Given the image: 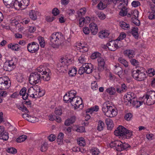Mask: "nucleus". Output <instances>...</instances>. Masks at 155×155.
<instances>
[{"label": "nucleus", "instance_id": "nucleus-1", "mask_svg": "<svg viewBox=\"0 0 155 155\" xmlns=\"http://www.w3.org/2000/svg\"><path fill=\"white\" fill-rule=\"evenodd\" d=\"M51 46L54 48H58L62 46L64 41V37L60 32H56L52 34L49 38Z\"/></svg>", "mask_w": 155, "mask_h": 155}, {"label": "nucleus", "instance_id": "nucleus-10", "mask_svg": "<svg viewBox=\"0 0 155 155\" xmlns=\"http://www.w3.org/2000/svg\"><path fill=\"white\" fill-rule=\"evenodd\" d=\"M40 91V87L37 86L31 87L28 90V96L33 98H37L38 92Z\"/></svg>", "mask_w": 155, "mask_h": 155}, {"label": "nucleus", "instance_id": "nucleus-12", "mask_svg": "<svg viewBox=\"0 0 155 155\" xmlns=\"http://www.w3.org/2000/svg\"><path fill=\"white\" fill-rule=\"evenodd\" d=\"M9 87L8 81L7 78L3 77L0 78V90H6Z\"/></svg>", "mask_w": 155, "mask_h": 155}, {"label": "nucleus", "instance_id": "nucleus-56", "mask_svg": "<svg viewBox=\"0 0 155 155\" xmlns=\"http://www.w3.org/2000/svg\"><path fill=\"white\" fill-rule=\"evenodd\" d=\"M101 54L98 52H94L93 53L91 56V58L93 59H94L100 57Z\"/></svg>", "mask_w": 155, "mask_h": 155}, {"label": "nucleus", "instance_id": "nucleus-44", "mask_svg": "<svg viewBox=\"0 0 155 155\" xmlns=\"http://www.w3.org/2000/svg\"><path fill=\"white\" fill-rule=\"evenodd\" d=\"M8 138V134L5 132L0 135V139L4 140H7Z\"/></svg>", "mask_w": 155, "mask_h": 155}, {"label": "nucleus", "instance_id": "nucleus-37", "mask_svg": "<svg viewBox=\"0 0 155 155\" xmlns=\"http://www.w3.org/2000/svg\"><path fill=\"white\" fill-rule=\"evenodd\" d=\"M48 148V144L47 142L45 141L41 144L40 147V150L41 152L45 151Z\"/></svg>", "mask_w": 155, "mask_h": 155}, {"label": "nucleus", "instance_id": "nucleus-33", "mask_svg": "<svg viewBox=\"0 0 155 155\" xmlns=\"http://www.w3.org/2000/svg\"><path fill=\"white\" fill-rule=\"evenodd\" d=\"M78 144L80 146L84 147L86 145L85 140L83 137H79L77 140Z\"/></svg>", "mask_w": 155, "mask_h": 155}, {"label": "nucleus", "instance_id": "nucleus-58", "mask_svg": "<svg viewBox=\"0 0 155 155\" xmlns=\"http://www.w3.org/2000/svg\"><path fill=\"white\" fill-rule=\"evenodd\" d=\"M126 34L124 32H122L120 33L117 39L120 41L123 40L126 37Z\"/></svg>", "mask_w": 155, "mask_h": 155}, {"label": "nucleus", "instance_id": "nucleus-55", "mask_svg": "<svg viewBox=\"0 0 155 155\" xmlns=\"http://www.w3.org/2000/svg\"><path fill=\"white\" fill-rule=\"evenodd\" d=\"M148 18L151 20L155 19V10H152L148 16Z\"/></svg>", "mask_w": 155, "mask_h": 155}, {"label": "nucleus", "instance_id": "nucleus-34", "mask_svg": "<svg viewBox=\"0 0 155 155\" xmlns=\"http://www.w3.org/2000/svg\"><path fill=\"white\" fill-rule=\"evenodd\" d=\"M77 72V69L76 68H71L69 69L68 73L70 76L71 77L75 76Z\"/></svg>", "mask_w": 155, "mask_h": 155}, {"label": "nucleus", "instance_id": "nucleus-42", "mask_svg": "<svg viewBox=\"0 0 155 155\" xmlns=\"http://www.w3.org/2000/svg\"><path fill=\"white\" fill-rule=\"evenodd\" d=\"M104 124L102 120H100L98 122L97 130L99 131H101L103 130L104 127Z\"/></svg>", "mask_w": 155, "mask_h": 155}, {"label": "nucleus", "instance_id": "nucleus-50", "mask_svg": "<svg viewBox=\"0 0 155 155\" xmlns=\"http://www.w3.org/2000/svg\"><path fill=\"white\" fill-rule=\"evenodd\" d=\"M76 94V92L74 90H71L69 91L68 94L72 99H74L77 98L78 96H75Z\"/></svg>", "mask_w": 155, "mask_h": 155}, {"label": "nucleus", "instance_id": "nucleus-61", "mask_svg": "<svg viewBox=\"0 0 155 155\" xmlns=\"http://www.w3.org/2000/svg\"><path fill=\"white\" fill-rule=\"evenodd\" d=\"M99 110V107L98 106L95 105L94 106L92 107L89 109V112L91 111H97Z\"/></svg>", "mask_w": 155, "mask_h": 155}, {"label": "nucleus", "instance_id": "nucleus-60", "mask_svg": "<svg viewBox=\"0 0 155 155\" xmlns=\"http://www.w3.org/2000/svg\"><path fill=\"white\" fill-rule=\"evenodd\" d=\"M133 7L136 8L140 5V2L138 1H134L131 3Z\"/></svg>", "mask_w": 155, "mask_h": 155}, {"label": "nucleus", "instance_id": "nucleus-52", "mask_svg": "<svg viewBox=\"0 0 155 155\" xmlns=\"http://www.w3.org/2000/svg\"><path fill=\"white\" fill-rule=\"evenodd\" d=\"M28 121L31 123H34L38 122V119L35 117H31L30 116L29 117V118L28 119Z\"/></svg>", "mask_w": 155, "mask_h": 155}, {"label": "nucleus", "instance_id": "nucleus-49", "mask_svg": "<svg viewBox=\"0 0 155 155\" xmlns=\"http://www.w3.org/2000/svg\"><path fill=\"white\" fill-rule=\"evenodd\" d=\"M86 12V8H83L79 9L77 12V14L78 15V16L81 17V16L84 15Z\"/></svg>", "mask_w": 155, "mask_h": 155}, {"label": "nucleus", "instance_id": "nucleus-63", "mask_svg": "<svg viewBox=\"0 0 155 155\" xmlns=\"http://www.w3.org/2000/svg\"><path fill=\"white\" fill-rule=\"evenodd\" d=\"M130 62L131 64L134 66H137L139 64V62L134 59H131L130 60Z\"/></svg>", "mask_w": 155, "mask_h": 155}, {"label": "nucleus", "instance_id": "nucleus-28", "mask_svg": "<svg viewBox=\"0 0 155 155\" xmlns=\"http://www.w3.org/2000/svg\"><path fill=\"white\" fill-rule=\"evenodd\" d=\"M76 99H72L69 95L67 94H66L64 96V100L65 102L67 103H70L71 104H74L72 103L73 101H76Z\"/></svg>", "mask_w": 155, "mask_h": 155}, {"label": "nucleus", "instance_id": "nucleus-29", "mask_svg": "<svg viewBox=\"0 0 155 155\" xmlns=\"http://www.w3.org/2000/svg\"><path fill=\"white\" fill-rule=\"evenodd\" d=\"M64 134L62 133H60L57 139V143L58 145H61L63 143Z\"/></svg>", "mask_w": 155, "mask_h": 155}, {"label": "nucleus", "instance_id": "nucleus-8", "mask_svg": "<svg viewBox=\"0 0 155 155\" xmlns=\"http://www.w3.org/2000/svg\"><path fill=\"white\" fill-rule=\"evenodd\" d=\"M40 68H41V79L45 81H47L50 79V70L48 69H46L42 65H40Z\"/></svg>", "mask_w": 155, "mask_h": 155}, {"label": "nucleus", "instance_id": "nucleus-31", "mask_svg": "<svg viewBox=\"0 0 155 155\" xmlns=\"http://www.w3.org/2000/svg\"><path fill=\"white\" fill-rule=\"evenodd\" d=\"M120 25L122 28L125 30H128L130 29V26L128 24L126 23L124 21L120 22Z\"/></svg>", "mask_w": 155, "mask_h": 155}, {"label": "nucleus", "instance_id": "nucleus-47", "mask_svg": "<svg viewBox=\"0 0 155 155\" xmlns=\"http://www.w3.org/2000/svg\"><path fill=\"white\" fill-rule=\"evenodd\" d=\"M27 137L25 135H22L19 136L16 139V141L18 143L24 142L27 139Z\"/></svg>", "mask_w": 155, "mask_h": 155}, {"label": "nucleus", "instance_id": "nucleus-21", "mask_svg": "<svg viewBox=\"0 0 155 155\" xmlns=\"http://www.w3.org/2000/svg\"><path fill=\"white\" fill-rule=\"evenodd\" d=\"M78 60L79 63L83 64H87L86 62L87 60V56L86 55L84 54H82L78 58Z\"/></svg>", "mask_w": 155, "mask_h": 155}, {"label": "nucleus", "instance_id": "nucleus-32", "mask_svg": "<svg viewBox=\"0 0 155 155\" xmlns=\"http://www.w3.org/2000/svg\"><path fill=\"white\" fill-rule=\"evenodd\" d=\"M109 35V33L105 30L101 31L98 34L99 37L102 39L107 37Z\"/></svg>", "mask_w": 155, "mask_h": 155}, {"label": "nucleus", "instance_id": "nucleus-13", "mask_svg": "<svg viewBox=\"0 0 155 155\" xmlns=\"http://www.w3.org/2000/svg\"><path fill=\"white\" fill-rule=\"evenodd\" d=\"M75 98L76 101H73L72 103H74V104H71L74 106L75 109L78 108L82 109L84 107V104L82 98L78 97Z\"/></svg>", "mask_w": 155, "mask_h": 155}, {"label": "nucleus", "instance_id": "nucleus-53", "mask_svg": "<svg viewBox=\"0 0 155 155\" xmlns=\"http://www.w3.org/2000/svg\"><path fill=\"white\" fill-rule=\"evenodd\" d=\"M107 5L105 3L101 2L97 5V7L100 10H103L106 8Z\"/></svg>", "mask_w": 155, "mask_h": 155}, {"label": "nucleus", "instance_id": "nucleus-6", "mask_svg": "<svg viewBox=\"0 0 155 155\" xmlns=\"http://www.w3.org/2000/svg\"><path fill=\"white\" fill-rule=\"evenodd\" d=\"M30 0H15L12 5V7L13 6L16 9L21 8L24 9L29 4Z\"/></svg>", "mask_w": 155, "mask_h": 155}, {"label": "nucleus", "instance_id": "nucleus-9", "mask_svg": "<svg viewBox=\"0 0 155 155\" xmlns=\"http://www.w3.org/2000/svg\"><path fill=\"white\" fill-rule=\"evenodd\" d=\"M39 45L35 42H32L28 44V50L32 53L37 52L39 49Z\"/></svg>", "mask_w": 155, "mask_h": 155}, {"label": "nucleus", "instance_id": "nucleus-27", "mask_svg": "<svg viewBox=\"0 0 155 155\" xmlns=\"http://www.w3.org/2000/svg\"><path fill=\"white\" fill-rule=\"evenodd\" d=\"M76 117L74 116H72L70 118L67 119L64 122V124L66 126H69L74 123L76 120Z\"/></svg>", "mask_w": 155, "mask_h": 155}, {"label": "nucleus", "instance_id": "nucleus-26", "mask_svg": "<svg viewBox=\"0 0 155 155\" xmlns=\"http://www.w3.org/2000/svg\"><path fill=\"white\" fill-rule=\"evenodd\" d=\"M124 54L129 58H133L135 54L134 51L132 50H126L124 51Z\"/></svg>", "mask_w": 155, "mask_h": 155}, {"label": "nucleus", "instance_id": "nucleus-59", "mask_svg": "<svg viewBox=\"0 0 155 155\" xmlns=\"http://www.w3.org/2000/svg\"><path fill=\"white\" fill-rule=\"evenodd\" d=\"M91 88L94 90H97L98 88V86L97 83L96 82H94L91 83Z\"/></svg>", "mask_w": 155, "mask_h": 155}, {"label": "nucleus", "instance_id": "nucleus-22", "mask_svg": "<svg viewBox=\"0 0 155 155\" xmlns=\"http://www.w3.org/2000/svg\"><path fill=\"white\" fill-rule=\"evenodd\" d=\"M130 147V146L128 144L123 143L121 142V144L120 145L119 147H118L117 148V151H121L124 150H128V148Z\"/></svg>", "mask_w": 155, "mask_h": 155}, {"label": "nucleus", "instance_id": "nucleus-39", "mask_svg": "<svg viewBox=\"0 0 155 155\" xmlns=\"http://www.w3.org/2000/svg\"><path fill=\"white\" fill-rule=\"evenodd\" d=\"M118 61L120 63L122 64L125 67H128V63L126 60L122 58H120L118 59Z\"/></svg>", "mask_w": 155, "mask_h": 155}, {"label": "nucleus", "instance_id": "nucleus-2", "mask_svg": "<svg viewBox=\"0 0 155 155\" xmlns=\"http://www.w3.org/2000/svg\"><path fill=\"white\" fill-rule=\"evenodd\" d=\"M136 96L133 93L129 92L127 93L124 96V101L126 105L129 106L132 105L135 106L137 108L139 107L143 104V101L141 102L136 99Z\"/></svg>", "mask_w": 155, "mask_h": 155}, {"label": "nucleus", "instance_id": "nucleus-30", "mask_svg": "<svg viewBox=\"0 0 155 155\" xmlns=\"http://www.w3.org/2000/svg\"><path fill=\"white\" fill-rule=\"evenodd\" d=\"M105 123L107 126L108 129L111 130L113 127L112 120L110 118H107L105 120Z\"/></svg>", "mask_w": 155, "mask_h": 155}, {"label": "nucleus", "instance_id": "nucleus-16", "mask_svg": "<svg viewBox=\"0 0 155 155\" xmlns=\"http://www.w3.org/2000/svg\"><path fill=\"white\" fill-rule=\"evenodd\" d=\"M98 66L97 70L99 72H101L104 70L105 64V59L103 58L99 57L97 58Z\"/></svg>", "mask_w": 155, "mask_h": 155}, {"label": "nucleus", "instance_id": "nucleus-54", "mask_svg": "<svg viewBox=\"0 0 155 155\" xmlns=\"http://www.w3.org/2000/svg\"><path fill=\"white\" fill-rule=\"evenodd\" d=\"M18 108L20 110H21L22 112L25 113H28L29 112L27 108L24 105L21 106L19 105L18 107Z\"/></svg>", "mask_w": 155, "mask_h": 155}, {"label": "nucleus", "instance_id": "nucleus-48", "mask_svg": "<svg viewBox=\"0 0 155 155\" xmlns=\"http://www.w3.org/2000/svg\"><path fill=\"white\" fill-rule=\"evenodd\" d=\"M38 40L39 44L41 47L44 48L45 46V41L44 38L41 36H39L38 38Z\"/></svg>", "mask_w": 155, "mask_h": 155}, {"label": "nucleus", "instance_id": "nucleus-11", "mask_svg": "<svg viewBox=\"0 0 155 155\" xmlns=\"http://www.w3.org/2000/svg\"><path fill=\"white\" fill-rule=\"evenodd\" d=\"M15 67V64L12 59L6 61L3 66L4 69L8 71H12Z\"/></svg>", "mask_w": 155, "mask_h": 155}, {"label": "nucleus", "instance_id": "nucleus-24", "mask_svg": "<svg viewBox=\"0 0 155 155\" xmlns=\"http://www.w3.org/2000/svg\"><path fill=\"white\" fill-rule=\"evenodd\" d=\"M121 144V142L118 140H115L114 141L111 142L110 144V147H115L116 150L117 151V148L118 147H119L120 145Z\"/></svg>", "mask_w": 155, "mask_h": 155}, {"label": "nucleus", "instance_id": "nucleus-51", "mask_svg": "<svg viewBox=\"0 0 155 155\" xmlns=\"http://www.w3.org/2000/svg\"><path fill=\"white\" fill-rule=\"evenodd\" d=\"M106 91L110 95H114L115 93L116 90L112 87H110L106 90Z\"/></svg>", "mask_w": 155, "mask_h": 155}, {"label": "nucleus", "instance_id": "nucleus-14", "mask_svg": "<svg viewBox=\"0 0 155 155\" xmlns=\"http://www.w3.org/2000/svg\"><path fill=\"white\" fill-rule=\"evenodd\" d=\"M127 129L124 127L119 126L117 129L116 130L114 131V134L117 136H122L124 137L125 132H126Z\"/></svg>", "mask_w": 155, "mask_h": 155}, {"label": "nucleus", "instance_id": "nucleus-25", "mask_svg": "<svg viewBox=\"0 0 155 155\" xmlns=\"http://www.w3.org/2000/svg\"><path fill=\"white\" fill-rule=\"evenodd\" d=\"M127 90V87L124 84H122L121 87H117L116 88L117 92L118 93L125 92Z\"/></svg>", "mask_w": 155, "mask_h": 155}, {"label": "nucleus", "instance_id": "nucleus-36", "mask_svg": "<svg viewBox=\"0 0 155 155\" xmlns=\"http://www.w3.org/2000/svg\"><path fill=\"white\" fill-rule=\"evenodd\" d=\"M36 12L34 10H31L29 13V16L30 18L33 20H35L37 19L36 15Z\"/></svg>", "mask_w": 155, "mask_h": 155}, {"label": "nucleus", "instance_id": "nucleus-7", "mask_svg": "<svg viewBox=\"0 0 155 155\" xmlns=\"http://www.w3.org/2000/svg\"><path fill=\"white\" fill-rule=\"evenodd\" d=\"M71 59L69 58L66 59L65 58H62L60 60V62L58 64V67L60 68L59 69L61 71L63 72L67 71L68 70V66L69 63L71 62Z\"/></svg>", "mask_w": 155, "mask_h": 155}, {"label": "nucleus", "instance_id": "nucleus-15", "mask_svg": "<svg viewBox=\"0 0 155 155\" xmlns=\"http://www.w3.org/2000/svg\"><path fill=\"white\" fill-rule=\"evenodd\" d=\"M142 100L143 101V102L144 104L148 105L153 104L155 103V100L146 94L143 97Z\"/></svg>", "mask_w": 155, "mask_h": 155}, {"label": "nucleus", "instance_id": "nucleus-57", "mask_svg": "<svg viewBox=\"0 0 155 155\" xmlns=\"http://www.w3.org/2000/svg\"><path fill=\"white\" fill-rule=\"evenodd\" d=\"M7 152L12 154H14L15 153L17 152L16 150L13 148V147H10V148H8L7 150Z\"/></svg>", "mask_w": 155, "mask_h": 155}, {"label": "nucleus", "instance_id": "nucleus-19", "mask_svg": "<svg viewBox=\"0 0 155 155\" xmlns=\"http://www.w3.org/2000/svg\"><path fill=\"white\" fill-rule=\"evenodd\" d=\"M91 31L93 35H96L98 32V29L97 25L95 23H91L89 25Z\"/></svg>", "mask_w": 155, "mask_h": 155}, {"label": "nucleus", "instance_id": "nucleus-4", "mask_svg": "<svg viewBox=\"0 0 155 155\" xmlns=\"http://www.w3.org/2000/svg\"><path fill=\"white\" fill-rule=\"evenodd\" d=\"M144 68L142 67H137L136 70H133L132 71V75L133 77L136 80L139 81H142L146 78V74L143 72Z\"/></svg>", "mask_w": 155, "mask_h": 155}, {"label": "nucleus", "instance_id": "nucleus-43", "mask_svg": "<svg viewBox=\"0 0 155 155\" xmlns=\"http://www.w3.org/2000/svg\"><path fill=\"white\" fill-rule=\"evenodd\" d=\"M146 95L149 96L155 101V91H150L147 92Z\"/></svg>", "mask_w": 155, "mask_h": 155}, {"label": "nucleus", "instance_id": "nucleus-62", "mask_svg": "<svg viewBox=\"0 0 155 155\" xmlns=\"http://www.w3.org/2000/svg\"><path fill=\"white\" fill-rule=\"evenodd\" d=\"M85 73V68H84V65L83 64L82 67H81L78 71V73L80 75L83 74L84 73Z\"/></svg>", "mask_w": 155, "mask_h": 155}, {"label": "nucleus", "instance_id": "nucleus-45", "mask_svg": "<svg viewBox=\"0 0 155 155\" xmlns=\"http://www.w3.org/2000/svg\"><path fill=\"white\" fill-rule=\"evenodd\" d=\"M121 10L119 12V14L121 16H124L127 15V9L125 8V7H122Z\"/></svg>", "mask_w": 155, "mask_h": 155}, {"label": "nucleus", "instance_id": "nucleus-17", "mask_svg": "<svg viewBox=\"0 0 155 155\" xmlns=\"http://www.w3.org/2000/svg\"><path fill=\"white\" fill-rule=\"evenodd\" d=\"M104 48H106L107 47L108 48L109 50L112 51H115L117 49L118 46L117 44L115 43L114 41H111L108 43H107V46L105 45L104 46Z\"/></svg>", "mask_w": 155, "mask_h": 155}, {"label": "nucleus", "instance_id": "nucleus-3", "mask_svg": "<svg viewBox=\"0 0 155 155\" xmlns=\"http://www.w3.org/2000/svg\"><path fill=\"white\" fill-rule=\"evenodd\" d=\"M102 110L105 115L110 117H115L117 114V110L110 106L109 101H108L104 103L102 105Z\"/></svg>", "mask_w": 155, "mask_h": 155}, {"label": "nucleus", "instance_id": "nucleus-41", "mask_svg": "<svg viewBox=\"0 0 155 155\" xmlns=\"http://www.w3.org/2000/svg\"><path fill=\"white\" fill-rule=\"evenodd\" d=\"M90 152L92 155H98L100 153L99 150L95 147L91 148L90 150Z\"/></svg>", "mask_w": 155, "mask_h": 155}, {"label": "nucleus", "instance_id": "nucleus-18", "mask_svg": "<svg viewBox=\"0 0 155 155\" xmlns=\"http://www.w3.org/2000/svg\"><path fill=\"white\" fill-rule=\"evenodd\" d=\"M83 65L86 73L89 74L93 71L94 67L93 65L91 63L85 64Z\"/></svg>", "mask_w": 155, "mask_h": 155}, {"label": "nucleus", "instance_id": "nucleus-5", "mask_svg": "<svg viewBox=\"0 0 155 155\" xmlns=\"http://www.w3.org/2000/svg\"><path fill=\"white\" fill-rule=\"evenodd\" d=\"M40 66L38 67L37 70L31 73L29 78V83L32 84H36L39 82L41 79V73H42Z\"/></svg>", "mask_w": 155, "mask_h": 155}, {"label": "nucleus", "instance_id": "nucleus-20", "mask_svg": "<svg viewBox=\"0 0 155 155\" xmlns=\"http://www.w3.org/2000/svg\"><path fill=\"white\" fill-rule=\"evenodd\" d=\"M8 47L13 51H18L20 50V47L18 44L10 43L8 45Z\"/></svg>", "mask_w": 155, "mask_h": 155}, {"label": "nucleus", "instance_id": "nucleus-23", "mask_svg": "<svg viewBox=\"0 0 155 155\" xmlns=\"http://www.w3.org/2000/svg\"><path fill=\"white\" fill-rule=\"evenodd\" d=\"M26 88L24 87L21 89L19 92L20 94L22 96V98L24 100L27 99L28 97V93H26Z\"/></svg>", "mask_w": 155, "mask_h": 155}, {"label": "nucleus", "instance_id": "nucleus-46", "mask_svg": "<svg viewBox=\"0 0 155 155\" xmlns=\"http://www.w3.org/2000/svg\"><path fill=\"white\" fill-rule=\"evenodd\" d=\"M133 132L127 129L126 132H125V134L124 136L123 137H125L127 139H128L130 138L133 135Z\"/></svg>", "mask_w": 155, "mask_h": 155}, {"label": "nucleus", "instance_id": "nucleus-35", "mask_svg": "<svg viewBox=\"0 0 155 155\" xmlns=\"http://www.w3.org/2000/svg\"><path fill=\"white\" fill-rule=\"evenodd\" d=\"M131 33L133 35L135 38H137L139 36L138 28L137 27H134L131 31Z\"/></svg>", "mask_w": 155, "mask_h": 155}, {"label": "nucleus", "instance_id": "nucleus-64", "mask_svg": "<svg viewBox=\"0 0 155 155\" xmlns=\"http://www.w3.org/2000/svg\"><path fill=\"white\" fill-rule=\"evenodd\" d=\"M132 115L130 113H128L126 114L124 117V118L127 120H130L132 117Z\"/></svg>", "mask_w": 155, "mask_h": 155}, {"label": "nucleus", "instance_id": "nucleus-38", "mask_svg": "<svg viewBox=\"0 0 155 155\" xmlns=\"http://www.w3.org/2000/svg\"><path fill=\"white\" fill-rule=\"evenodd\" d=\"M128 3V0H120L118 5L119 8H121L122 7H125Z\"/></svg>", "mask_w": 155, "mask_h": 155}, {"label": "nucleus", "instance_id": "nucleus-40", "mask_svg": "<svg viewBox=\"0 0 155 155\" xmlns=\"http://www.w3.org/2000/svg\"><path fill=\"white\" fill-rule=\"evenodd\" d=\"M4 4L6 6L7 8H12V2L13 0H3Z\"/></svg>", "mask_w": 155, "mask_h": 155}]
</instances>
